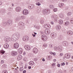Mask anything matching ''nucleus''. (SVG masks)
<instances>
[{
    "mask_svg": "<svg viewBox=\"0 0 73 73\" xmlns=\"http://www.w3.org/2000/svg\"><path fill=\"white\" fill-rule=\"evenodd\" d=\"M20 37V34L18 32L15 33L13 34L11 39L13 40V41H16L19 39Z\"/></svg>",
    "mask_w": 73,
    "mask_h": 73,
    "instance_id": "1",
    "label": "nucleus"
},
{
    "mask_svg": "<svg viewBox=\"0 0 73 73\" xmlns=\"http://www.w3.org/2000/svg\"><path fill=\"white\" fill-rule=\"evenodd\" d=\"M50 13V9H46L43 10V13L44 15L49 14Z\"/></svg>",
    "mask_w": 73,
    "mask_h": 73,
    "instance_id": "2",
    "label": "nucleus"
},
{
    "mask_svg": "<svg viewBox=\"0 0 73 73\" xmlns=\"http://www.w3.org/2000/svg\"><path fill=\"white\" fill-rule=\"evenodd\" d=\"M22 13L23 15L26 16L28 15L29 13V11L27 9H25L24 10L22 11Z\"/></svg>",
    "mask_w": 73,
    "mask_h": 73,
    "instance_id": "3",
    "label": "nucleus"
},
{
    "mask_svg": "<svg viewBox=\"0 0 73 73\" xmlns=\"http://www.w3.org/2000/svg\"><path fill=\"white\" fill-rule=\"evenodd\" d=\"M51 17L54 19V22H57V21H58V17L57 15H52Z\"/></svg>",
    "mask_w": 73,
    "mask_h": 73,
    "instance_id": "4",
    "label": "nucleus"
},
{
    "mask_svg": "<svg viewBox=\"0 0 73 73\" xmlns=\"http://www.w3.org/2000/svg\"><path fill=\"white\" fill-rule=\"evenodd\" d=\"M36 2H38V3H36V5H38V6H40L41 5V3H42V0H35Z\"/></svg>",
    "mask_w": 73,
    "mask_h": 73,
    "instance_id": "5",
    "label": "nucleus"
},
{
    "mask_svg": "<svg viewBox=\"0 0 73 73\" xmlns=\"http://www.w3.org/2000/svg\"><path fill=\"white\" fill-rule=\"evenodd\" d=\"M25 49L26 50H30L31 49V48L30 46L29 45H26L24 46Z\"/></svg>",
    "mask_w": 73,
    "mask_h": 73,
    "instance_id": "6",
    "label": "nucleus"
},
{
    "mask_svg": "<svg viewBox=\"0 0 73 73\" xmlns=\"http://www.w3.org/2000/svg\"><path fill=\"white\" fill-rule=\"evenodd\" d=\"M42 39L44 41H46L47 40V37L45 35H43L42 36Z\"/></svg>",
    "mask_w": 73,
    "mask_h": 73,
    "instance_id": "7",
    "label": "nucleus"
},
{
    "mask_svg": "<svg viewBox=\"0 0 73 73\" xmlns=\"http://www.w3.org/2000/svg\"><path fill=\"white\" fill-rule=\"evenodd\" d=\"M32 52L34 54H36L38 52V50L36 48H34L33 49Z\"/></svg>",
    "mask_w": 73,
    "mask_h": 73,
    "instance_id": "8",
    "label": "nucleus"
},
{
    "mask_svg": "<svg viewBox=\"0 0 73 73\" xmlns=\"http://www.w3.org/2000/svg\"><path fill=\"white\" fill-rule=\"evenodd\" d=\"M50 30L46 29L44 31V33L46 35H49L50 33Z\"/></svg>",
    "mask_w": 73,
    "mask_h": 73,
    "instance_id": "9",
    "label": "nucleus"
},
{
    "mask_svg": "<svg viewBox=\"0 0 73 73\" xmlns=\"http://www.w3.org/2000/svg\"><path fill=\"white\" fill-rule=\"evenodd\" d=\"M29 37L28 36H25L23 37V40L24 41H28L29 40Z\"/></svg>",
    "mask_w": 73,
    "mask_h": 73,
    "instance_id": "10",
    "label": "nucleus"
},
{
    "mask_svg": "<svg viewBox=\"0 0 73 73\" xmlns=\"http://www.w3.org/2000/svg\"><path fill=\"white\" fill-rule=\"evenodd\" d=\"M17 51H12L11 52V55H12V56H13L17 55Z\"/></svg>",
    "mask_w": 73,
    "mask_h": 73,
    "instance_id": "11",
    "label": "nucleus"
},
{
    "mask_svg": "<svg viewBox=\"0 0 73 73\" xmlns=\"http://www.w3.org/2000/svg\"><path fill=\"white\" fill-rule=\"evenodd\" d=\"M51 37L52 38H54L55 36H56V33H51L50 35Z\"/></svg>",
    "mask_w": 73,
    "mask_h": 73,
    "instance_id": "12",
    "label": "nucleus"
},
{
    "mask_svg": "<svg viewBox=\"0 0 73 73\" xmlns=\"http://www.w3.org/2000/svg\"><path fill=\"white\" fill-rule=\"evenodd\" d=\"M56 29L58 31L60 30L61 29V26L59 25H57L56 26Z\"/></svg>",
    "mask_w": 73,
    "mask_h": 73,
    "instance_id": "13",
    "label": "nucleus"
},
{
    "mask_svg": "<svg viewBox=\"0 0 73 73\" xmlns=\"http://www.w3.org/2000/svg\"><path fill=\"white\" fill-rule=\"evenodd\" d=\"M19 43H15L14 44V48L15 49H17L19 48Z\"/></svg>",
    "mask_w": 73,
    "mask_h": 73,
    "instance_id": "14",
    "label": "nucleus"
},
{
    "mask_svg": "<svg viewBox=\"0 0 73 73\" xmlns=\"http://www.w3.org/2000/svg\"><path fill=\"white\" fill-rule=\"evenodd\" d=\"M62 44L64 46H68V42L66 41H63L62 42Z\"/></svg>",
    "mask_w": 73,
    "mask_h": 73,
    "instance_id": "15",
    "label": "nucleus"
},
{
    "mask_svg": "<svg viewBox=\"0 0 73 73\" xmlns=\"http://www.w3.org/2000/svg\"><path fill=\"white\" fill-rule=\"evenodd\" d=\"M21 11V8L20 7H17L16 9V12H20Z\"/></svg>",
    "mask_w": 73,
    "mask_h": 73,
    "instance_id": "16",
    "label": "nucleus"
},
{
    "mask_svg": "<svg viewBox=\"0 0 73 73\" xmlns=\"http://www.w3.org/2000/svg\"><path fill=\"white\" fill-rule=\"evenodd\" d=\"M24 25L25 24L22 22H20L19 23V25L21 26V27H24Z\"/></svg>",
    "mask_w": 73,
    "mask_h": 73,
    "instance_id": "17",
    "label": "nucleus"
},
{
    "mask_svg": "<svg viewBox=\"0 0 73 73\" xmlns=\"http://www.w3.org/2000/svg\"><path fill=\"white\" fill-rule=\"evenodd\" d=\"M65 57L66 58H69L70 57V54H67L65 55Z\"/></svg>",
    "mask_w": 73,
    "mask_h": 73,
    "instance_id": "18",
    "label": "nucleus"
},
{
    "mask_svg": "<svg viewBox=\"0 0 73 73\" xmlns=\"http://www.w3.org/2000/svg\"><path fill=\"white\" fill-rule=\"evenodd\" d=\"M58 50L59 52H61L62 50V46H59L58 47Z\"/></svg>",
    "mask_w": 73,
    "mask_h": 73,
    "instance_id": "19",
    "label": "nucleus"
},
{
    "mask_svg": "<svg viewBox=\"0 0 73 73\" xmlns=\"http://www.w3.org/2000/svg\"><path fill=\"white\" fill-rule=\"evenodd\" d=\"M67 33L68 35H70V36L73 35V32L71 31H68Z\"/></svg>",
    "mask_w": 73,
    "mask_h": 73,
    "instance_id": "20",
    "label": "nucleus"
},
{
    "mask_svg": "<svg viewBox=\"0 0 73 73\" xmlns=\"http://www.w3.org/2000/svg\"><path fill=\"white\" fill-rule=\"evenodd\" d=\"M35 7V6L33 5H30L29 6V9H33Z\"/></svg>",
    "mask_w": 73,
    "mask_h": 73,
    "instance_id": "21",
    "label": "nucleus"
},
{
    "mask_svg": "<svg viewBox=\"0 0 73 73\" xmlns=\"http://www.w3.org/2000/svg\"><path fill=\"white\" fill-rule=\"evenodd\" d=\"M22 58V56L20 55H19L17 56V59L18 60H20Z\"/></svg>",
    "mask_w": 73,
    "mask_h": 73,
    "instance_id": "22",
    "label": "nucleus"
},
{
    "mask_svg": "<svg viewBox=\"0 0 73 73\" xmlns=\"http://www.w3.org/2000/svg\"><path fill=\"white\" fill-rule=\"evenodd\" d=\"M18 52L19 54H21V53H23V50L22 49V48H20L19 49Z\"/></svg>",
    "mask_w": 73,
    "mask_h": 73,
    "instance_id": "23",
    "label": "nucleus"
},
{
    "mask_svg": "<svg viewBox=\"0 0 73 73\" xmlns=\"http://www.w3.org/2000/svg\"><path fill=\"white\" fill-rule=\"evenodd\" d=\"M7 23L8 25H10L12 23V20H9L7 21Z\"/></svg>",
    "mask_w": 73,
    "mask_h": 73,
    "instance_id": "24",
    "label": "nucleus"
},
{
    "mask_svg": "<svg viewBox=\"0 0 73 73\" xmlns=\"http://www.w3.org/2000/svg\"><path fill=\"white\" fill-rule=\"evenodd\" d=\"M5 48H8L9 47V44H5L4 46Z\"/></svg>",
    "mask_w": 73,
    "mask_h": 73,
    "instance_id": "25",
    "label": "nucleus"
},
{
    "mask_svg": "<svg viewBox=\"0 0 73 73\" xmlns=\"http://www.w3.org/2000/svg\"><path fill=\"white\" fill-rule=\"evenodd\" d=\"M35 63L33 61H31L29 63V64L30 65H34Z\"/></svg>",
    "mask_w": 73,
    "mask_h": 73,
    "instance_id": "26",
    "label": "nucleus"
},
{
    "mask_svg": "<svg viewBox=\"0 0 73 73\" xmlns=\"http://www.w3.org/2000/svg\"><path fill=\"white\" fill-rule=\"evenodd\" d=\"M54 6L52 5H50L49 6V8H50V9H53L54 8Z\"/></svg>",
    "mask_w": 73,
    "mask_h": 73,
    "instance_id": "27",
    "label": "nucleus"
},
{
    "mask_svg": "<svg viewBox=\"0 0 73 73\" xmlns=\"http://www.w3.org/2000/svg\"><path fill=\"white\" fill-rule=\"evenodd\" d=\"M69 22L68 21H66L64 23V25L65 26H68L69 25Z\"/></svg>",
    "mask_w": 73,
    "mask_h": 73,
    "instance_id": "28",
    "label": "nucleus"
},
{
    "mask_svg": "<svg viewBox=\"0 0 73 73\" xmlns=\"http://www.w3.org/2000/svg\"><path fill=\"white\" fill-rule=\"evenodd\" d=\"M10 39V38H5V42H8V41H10V40H9V39Z\"/></svg>",
    "mask_w": 73,
    "mask_h": 73,
    "instance_id": "29",
    "label": "nucleus"
},
{
    "mask_svg": "<svg viewBox=\"0 0 73 73\" xmlns=\"http://www.w3.org/2000/svg\"><path fill=\"white\" fill-rule=\"evenodd\" d=\"M63 23V21L62 20H60L59 21V24L60 25H62Z\"/></svg>",
    "mask_w": 73,
    "mask_h": 73,
    "instance_id": "30",
    "label": "nucleus"
},
{
    "mask_svg": "<svg viewBox=\"0 0 73 73\" xmlns=\"http://www.w3.org/2000/svg\"><path fill=\"white\" fill-rule=\"evenodd\" d=\"M59 17L60 18H63L64 17V14L60 13L59 14Z\"/></svg>",
    "mask_w": 73,
    "mask_h": 73,
    "instance_id": "31",
    "label": "nucleus"
},
{
    "mask_svg": "<svg viewBox=\"0 0 73 73\" xmlns=\"http://www.w3.org/2000/svg\"><path fill=\"white\" fill-rule=\"evenodd\" d=\"M49 47L50 48H53V44H49Z\"/></svg>",
    "mask_w": 73,
    "mask_h": 73,
    "instance_id": "32",
    "label": "nucleus"
},
{
    "mask_svg": "<svg viewBox=\"0 0 73 73\" xmlns=\"http://www.w3.org/2000/svg\"><path fill=\"white\" fill-rule=\"evenodd\" d=\"M52 56L51 55H49L48 57L47 58L48 60H50V59H52Z\"/></svg>",
    "mask_w": 73,
    "mask_h": 73,
    "instance_id": "33",
    "label": "nucleus"
},
{
    "mask_svg": "<svg viewBox=\"0 0 73 73\" xmlns=\"http://www.w3.org/2000/svg\"><path fill=\"white\" fill-rule=\"evenodd\" d=\"M71 15H72V13H71V12H68L67 14V15L68 16H70Z\"/></svg>",
    "mask_w": 73,
    "mask_h": 73,
    "instance_id": "34",
    "label": "nucleus"
},
{
    "mask_svg": "<svg viewBox=\"0 0 73 73\" xmlns=\"http://www.w3.org/2000/svg\"><path fill=\"white\" fill-rule=\"evenodd\" d=\"M24 16V15H22L21 17V18L22 20H24L25 18Z\"/></svg>",
    "mask_w": 73,
    "mask_h": 73,
    "instance_id": "35",
    "label": "nucleus"
},
{
    "mask_svg": "<svg viewBox=\"0 0 73 73\" xmlns=\"http://www.w3.org/2000/svg\"><path fill=\"white\" fill-rule=\"evenodd\" d=\"M2 68H7V65L6 64H3L2 66Z\"/></svg>",
    "mask_w": 73,
    "mask_h": 73,
    "instance_id": "36",
    "label": "nucleus"
},
{
    "mask_svg": "<svg viewBox=\"0 0 73 73\" xmlns=\"http://www.w3.org/2000/svg\"><path fill=\"white\" fill-rule=\"evenodd\" d=\"M63 3H60L59 4L58 6H59L60 7H62V5H63Z\"/></svg>",
    "mask_w": 73,
    "mask_h": 73,
    "instance_id": "37",
    "label": "nucleus"
},
{
    "mask_svg": "<svg viewBox=\"0 0 73 73\" xmlns=\"http://www.w3.org/2000/svg\"><path fill=\"white\" fill-rule=\"evenodd\" d=\"M40 23L41 24H42L44 23V21L42 20H40Z\"/></svg>",
    "mask_w": 73,
    "mask_h": 73,
    "instance_id": "38",
    "label": "nucleus"
},
{
    "mask_svg": "<svg viewBox=\"0 0 73 73\" xmlns=\"http://www.w3.org/2000/svg\"><path fill=\"white\" fill-rule=\"evenodd\" d=\"M35 28L36 29H40V27L38 26H35Z\"/></svg>",
    "mask_w": 73,
    "mask_h": 73,
    "instance_id": "39",
    "label": "nucleus"
},
{
    "mask_svg": "<svg viewBox=\"0 0 73 73\" xmlns=\"http://www.w3.org/2000/svg\"><path fill=\"white\" fill-rule=\"evenodd\" d=\"M54 50H57L58 49V47L56 46L54 47Z\"/></svg>",
    "mask_w": 73,
    "mask_h": 73,
    "instance_id": "40",
    "label": "nucleus"
},
{
    "mask_svg": "<svg viewBox=\"0 0 73 73\" xmlns=\"http://www.w3.org/2000/svg\"><path fill=\"white\" fill-rule=\"evenodd\" d=\"M27 54V52L26 51H24L23 52V56H25Z\"/></svg>",
    "mask_w": 73,
    "mask_h": 73,
    "instance_id": "41",
    "label": "nucleus"
},
{
    "mask_svg": "<svg viewBox=\"0 0 73 73\" xmlns=\"http://www.w3.org/2000/svg\"><path fill=\"white\" fill-rule=\"evenodd\" d=\"M57 11V8H55L54 9H53V11L54 12H56Z\"/></svg>",
    "mask_w": 73,
    "mask_h": 73,
    "instance_id": "42",
    "label": "nucleus"
},
{
    "mask_svg": "<svg viewBox=\"0 0 73 73\" xmlns=\"http://www.w3.org/2000/svg\"><path fill=\"white\" fill-rule=\"evenodd\" d=\"M70 23L72 24H73V18H72L70 20Z\"/></svg>",
    "mask_w": 73,
    "mask_h": 73,
    "instance_id": "43",
    "label": "nucleus"
},
{
    "mask_svg": "<svg viewBox=\"0 0 73 73\" xmlns=\"http://www.w3.org/2000/svg\"><path fill=\"white\" fill-rule=\"evenodd\" d=\"M43 46L44 47H45V48H46L47 46V44H44Z\"/></svg>",
    "mask_w": 73,
    "mask_h": 73,
    "instance_id": "44",
    "label": "nucleus"
},
{
    "mask_svg": "<svg viewBox=\"0 0 73 73\" xmlns=\"http://www.w3.org/2000/svg\"><path fill=\"white\" fill-rule=\"evenodd\" d=\"M63 55V54H62V53H60L59 54V56H60V57H61Z\"/></svg>",
    "mask_w": 73,
    "mask_h": 73,
    "instance_id": "45",
    "label": "nucleus"
},
{
    "mask_svg": "<svg viewBox=\"0 0 73 73\" xmlns=\"http://www.w3.org/2000/svg\"><path fill=\"white\" fill-rule=\"evenodd\" d=\"M61 66H64L65 65V63L63 62V63H61Z\"/></svg>",
    "mask_w": 73,
    "mask_h": 73,
    "instance_id": "46",
    "label": "nucleus"
},
{
    "mask_svg": "<svg viewBox=\"0 0 73 73\" xmlns=\"http://www.w3.org/2000/svg\"><path fill=\"white\" fill-rule=\"evenodd\" d=\"M3 73H8L7 71L5 70H4L2 72Z\"/></svg>",
    "mask_w": 73,
    "mask_h": 73,
    "instance_id": "47",
    "label": "nucleus"
},
{
    "mask_svg": "<svg viewBox=\"0 0 73 73\" xmlns=\"http://www.w3.org/2000/svg\"><path fill=\"white\" fill-rule=\"evenodd\" d=\"M47 28H50V25L49 24H47Z\"/></svg>",
    "mask_w": 73,
    "mask_h": 73,
    "instance_id": "48",
    "label": "nucleus"
},
{
    "mask_svg": "<svg viewBox=\"0 0 73 73\" xmlns=\"http://www.w3.org/2000/svg\"><path fill=\"white\" fill-rule=\"evenodd\" d=\"M19 70L20 71H21V72H22V71H23V68H20L19 69Z\"/></svg>",
    "mask_w": 73,
    "mask_h": 73,
    "instance_id": "49",
    "label": "nucleus"
},
{
    "mask_svg": "<svg viewBox=\"0 0 73 73\" xmlns=\"http://www.w3.org/2000/svg\"><path fill=\"white\" fill-rule=\"evenodd\" d=\"M44 27L45 28H47V24H46L44 25Z\"/></svg>",
    "mask_w": 73,
    "mask_h": 73,
    "instance_id": "50",
    "label": "nucleus"
},
{
    "mask_svg": "<svg viewBox=\"0 0 73 73\" xmlns=\"http://www.w3.org/2000/svg\"><path fill=\"white\" fill-rule=\"evenodd\" d=\"M1 53H2V54H3L4 53H5V51L2 50L1 52Z\"/></svg>",
    "mask_w": 73,
    "mask_h": 73,
    "instance_id": "51",
    "label": "nucleus"
},
{
    "mask_svg": "<svg viewBox=\"0 0 73 73\" xmlns=\"http://www.w3.org/2000/svg\"><path fill=\"white\" fill-rule=\"evenodd\" d=\"M12 9V8L11 7H9L8 9L9 11H11V9Z\"/></svg>",
    "mask_w": 73,
    "mask_h": 73,
    "instance_id": "52",
    "label": "nucleus"
},
{
    "mask_svg": "<svg viewBox=\"0 0 73 73\" xmlns=\"http://www.w3.org/2000/svg\"><path fill=\"white\" fill-rule=\"evenodd\" d=\"M15 20L16 21H18V20H20V19H19V17H17Z\"/></svg>",
    "mask_w": 73,
    "mask_h": 73,
    "instance_id": "53",
    "label": "nucleus"
},
{
    "mask_svg": "<svg viewBox=\"0 0 73 73\" xmlns=\"http://www.w3.org/2000/svg\"><path fill=\"white\" fill-rule=\"evenodd\" d=\"M7 24V22H5L3 23V25H6Z\"/></svg>",
    "mask_w": 73,
    "mask_h": 73,
    "instance_id": "54",
    "label": "nucleus"
},
{
    "mask_svg": "<svg viewBox=\"0 0 73 73\" xmlns=\"http://www.w3.org/2000/svg\"><path fill=\"white\" fill-rule=\"evenodd\" d=\"M34 61H37V58H35L34 59Z\"/></svg>",
    "mask_w": 73,
    "mask_h": 73,
    "instance_id": "55",
    "label": "nucleus"
},
{
    "mask_svg": "<svg viewBox=\"0 0 73 73\" xmlns=\"http://www.w3.org/2000/svg\"><path fill=\"white\" fill-rule=\"evenodd\" d=\"M55 63H52V66H55Z\"/></svg>",
    "mask_w": 73,
    "mask_h": 73,
    "instance_id": "56",
    "label": "nucleus"
},
{
    "mask_svg": "<svg viewBox=\"0 0 73 73\" xmlns=\"http://www.w3.org/2000/svg\"><path fill=\"white\" fill-rule=\"evenodd\" d=\"M4 62V60H1V64H3Z\"/></svg>",
    "mask_w": 73,
    "mask_h": 73,
    "instance_id": "57",
    "label": "nucleus"
},
{
    "mask_svg": "<svg viewBox=\"0 0 73 73\" xmlns=\"http://www.w3.org/2000/svg\"><path fill=\"white\" fill-rule=\"evenodd\" d=\"M6 5L7 6H9V5H10V4H9V3H7L6 4Z\"/></svg>",
    "mask_w": 73,
    "mask_h": 73,
    "instance_id": "58",
    "label": "nucleus"
},
{
    "mask_svg": "<svg viewBox=\"0 0 73 73\" xmlns=\"http://www.w3.org/2000/svg\"><path fill=\"white\" fill-rule=\"evenodd\" d=\"M50 24L52 25H53L54 24V22L53 21H51V22L50 23Z\"/></svg>",
    "mask_w": 73,
    "mask_h": 73,
    "instance_id": "59",
    "label": "nucleus"
},
{
    "mask_svg": "<svg viewBox=\"0 0 73 73\" xmlns=\"http://www.w3.org/2000/svg\"><path fill=\"white\" fill-rule=\"evenodd\" d=\"M57 66H58V67H60V64H58L57 65Z\"/></svg>",
    "mask_w": 73,
    "mask_h": 73,
    "instance_id": "60",
    "label": "nucleus"
},
{
    "mask_svg": "<svg viewBox=\"0 0 73 73\" xmlns=\"http://www.w3.org/2000/svg\"><path fill=\"white\" fill-rule=\"evenodd\" d=\"M53 54V56H56V52H54Z\"/></svg>",
    "mask_w": 73,
    "mask_h": 73,
    "instance_id": "61",
    "label": "nucleus"
},
{
    "mask_svg": "<svg viewBox=\"0 0 73 73\" xmlns=\"http://www.w3.org/2000/svg\"><path fill=\"white\" fill-rule=\"evenodd\" d=\"M53 52H50V54H53Z\"/></svg>",
    "mask_w": 73,
    "mask_h": 73,
    "instance_id": "62",
    "label": "nucleus"
},
{
    "mask_svg": "<svg viewBox=\"0 0 73 73\" xmlns=\"http://www.w3.org/2000/svg\"><path fill=\"white\" fill-rule=\"evenodd\" d=\"M26 73V70H25L23 71V73Z\"/></svg>",
    "mask_w": 73,
    "mask_h": 73,
    "instance_id": "63",
    "label": "nucleus"
},
{
    "mask_svg": "<svg viewBox=\"0 0 73 73\" xmlns=\"http://www.w3.org/2000/svg\"><path fill=\"white\" fill-rule=\"evenodd\" d=\"M15 73H18V70H16Z\"/></svg>",
    "mask_w": 73,
    "mask_h": 73,
    "instance_id": "64",
    "label": "nucleus"
}]
</instances>
